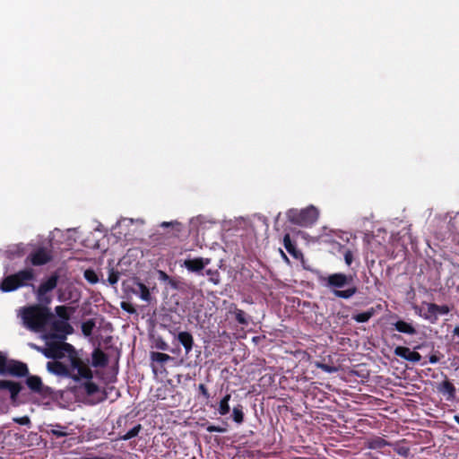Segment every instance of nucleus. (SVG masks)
Returning a JSON list of instances; mask_svg holds the SVG:
<instances>
[{
	"label": "nucleus",
	"mask_w": 459,
	"mask_h": 459,
	"mask_svg": "<svg viewBox=\"0 0 459 459\" xmlns=\"http://www.w3.org/2000/svg\"><path fill=\"white\" fill-rule=\"evenodd\" d=\"M83 276L85 280L91 284H96L99 282V277L94 270L87 269L84 271Z\"/></svg>",
	"instance_id": "obj_34"
},
{
	"label": "nucleus",
	"mask_w": 459,
	"mask_h": 459,
	"mask_svg": "<svg viewBox=\"0 0 459 459\" xmlns=\"http://www.w3.org/2000/svg\"><path fill=\"white\" fill-rule=\"evenodd\" d=\"M119 280V273L113 268L109 270L108 281L109 284L115 285Z\"/></svg>",
	"instance_id": "obj_37"
},
{
	"label": "nucleus",
	"mask_w": 459,
	"mask_h": 459,
	"mask_svg": "<svg viewBox=\"0 0 459 459\" xmlns=\"http://www.w3.org/2000/svg\"><path fill=\"white\" fill-rule=\"evenodd\" d=\"M4 389L10 392L12 400H15L22 390V385L19 383L11 380H4Z\"/></svg>",
	"instance_id": "obj_18"
},
{
	"label": "nucleus",
	"mask_w": 459,
	"mask_h": 459,
	"mask_svg": "<svg viewBox=\"0 0 459 459\" xmlns=\"http://www.w3.org/2000/svg\"><path fill=\"white\" fill-rule=\"evenodd\" d=\"M339 251L343 254L345 264L351 266L353 262L354 251L345 246H340Z\"/></svg>",
	"instance_id": "obj_30"
},
{
	"label": "nucleus",
	"mask_w": 459,
	"mask_h": 459,
	"mask_svg": "<svg viewBox=\"0 0 459 459\" xmlns=\"http://www.w3.org/2000/svg\"><path fill=\"white\" fill-rule=\"evenodd\" d=\"M72 307L66 306H56L55 307L56 314L60 318L59 320L68 321L70 319V315L72 311Z\"/></svg>",
	"instance_id": "obj_25"
},
{
	"label": "nucleus",
	"mask_w": 459,
	"mask_h": 459,
	"mask_svg": "<svg viewBox=\"0 0 459 459\" xmlns=\"http://www.w3.org/2000/svg\"><path fill=\"white\" fill-rule=\"evenodd\" d=\"M142 429L141 424H137L134 428H132L129 431H127L125 435L120 437V439L122 440H129L133 437H135L138 436L139 432Z\"/></svg>",
	"instance_id": "obj_33"
},
{
	"label": "nucleus",
	"mask_w": 459,
	"mask_h": 459,
	"mask_svg": "<svg viewBox=\"0 0 459 459\" xmlns=\"http://www.w3.org/2000/svg\"><path fill=\"white\" fill-rule=\"evenodd\" d=\"M206 430L209 433H214V432L224 433L226 431V429L220 427V426L209 425V426H207Z\"/></svg>",
	"instance_id": "obj_39"
},
{
	"label": "nucleus",
	"mask_w": 459,
	"mask_h": 459,
	"mask_svg": "<svg viewBox=\"0 0 459 459\" xmlns=\"http://www.w3.org/2000/svg\"><path fill=\"white\" fill-rule=\"evenodd\" d=\"M169 225H170V223H169V222H163V223L161 224V226H162V227H169Z\"/></svg>",
	"instance_id": "obj_50"
},
{
	"label": "nucleus",
	"mask_w": 459,
	"mask_h": 459,
	"mask_svg": "<svg viewBox=\"0 0 459 459\" xmlns=\"http://www.w3.org/2000/svg\"><path fill=\"white\" fill-rule=\"evenodd\" d=\"M281 254H282V255H283V257H284L285 259H288V258H287V256H286V255H285L282 251H281Z\"/></svg>",
	"instance_id": "obj_52"
},
{
	"label": "nucleus",
	"mask_w": 459,
	"mask_h": 459,
	"mask_svg": "<svg viewBox=\"0 0 459 459\" xmlns=\"http://www.w3.org/2000/svg\"><path fill=\"white\" fill-rule=\"evenodd\" d=\"M95 327V322L92 319L87 320L82 324V332L85 336H90Z\"/></svg>",
	"instance_id": "obj_32"
},
{
	"label": "nucleus",
	"mask_w": 459,
	"mask_h": 459,
	"mask_svg": "<svg viewBox=\"0 0 459 459\" xmlns=\"http://www.w3.org/2000/svg\"><path fill=\"white\" fill-rule=\"evenodd\" d=\"M394 352L396 356L413 363L420 362L421 359V355L419 352L411 351L408 347L397 346Z\"/></svg>",
	"instance_id": "obj_13"
},
{
	"label": "nucleus",
	"mask_w": 459,
	"mask_h": 459,
	"mask_svg": "<svg viewBox=\"0 0 459 459\" xmlns=\"http://www.w3.org/2000/svg\"><path fill=\"white\" fill-rule=\"evenodd\" d=\"M449 312L450 308L446 305L439 306L435 303H429L427 304V312L424 317L433 323L437 319L438 315H446Z\"/></svg>",
	"instance_id": "obj_12"
},
{
	"label": "nucleus",
	"mask_w": 459,
	"mask_h": 459,
	"mask_svg": "<svg viewBox=\"0 0 459 459\" xmlns=\"http://www.w3.org/2000/svg\"><path fill=\"white\" fill-rule=\"evenodd\" d=\"M232 418L233 420L238 424H241L244 421V412L242 405L238 404L233 408Z\"/></svg>",
	"instance_id": "obj_31"
},
{
	"label": "nucleus",
	"mask_w": 459,
	"mask_h": 459,
	"mask_svg": "<svg viewBox=\"0 0 459 459\" xmlns=\"http://www.w3.org/2000/svg\"><path fill=\"white\" fill-rule=\"evenodd\" d=\"M50 324L51 330L53 331L51 337L59 339L60 341L65 340L66 335L71 334L74 331L68 321L53 319Z\"/></svg>",
	"instance_id": "obj_9"
},
{
	"label": "nucleus",
	"mask_w": 459,
	"mask_h": 459,
	"mask_svg": "<svg viewBox=\"0 0 459 459\" xmlns=\"http://www.w3.org/2000/svg\"><path fill=\"white\" fill-rule=\"evenodd\" d=\"M283 246L287 252L295 259H299L303 256L302 252L298 249L295 243L292 242L289 233H286L283 237Z\"/></svg>",
	"instance_id": "obj_16"
},
{
	"label": "nucleus",
	"mask_w": 459,
	"mask_h": 459,
	"mask_svg": "<svg viewBox=\"0 0 459 459\" xmlns=\"http://www.w3.org/2000/svg\"><path fill=\"white\" fill-rule=\"evenodd\" d=\"M137 288H138V290H136L135 293L138 294L139 297L143 300L150 301L151 300V293H150L148 287L142 282H138Z\"/></svg>",
	"instance_id": "obj_29"
},
{
	"label": "nucleus",
	"mask_w": 459,
	"mask_h": 459,
	"mask_svg": "<svg viewBox=\"0 0 459 459\" xmlns=\"http://www.w3.org/2000/svg\"><path fill=\"white\" fill-rule=\"evenodd\" d=\"M53 259L52 250L47 247H38L27 256L25 263L33 266H41L48 264Z\"/></svg>",
	"instance_id": "obj_7"
},
{
	"label": "nucleus",
	"mask_w": 459,
	"mask_h": 459,
	"mask_svg": "<svg viewBox=\"0 0 459 459\" xmlns=\"http://www.w3.org/2000/svg\"><path fill=\"white\" fill-rule=\"evenodd\" d=\"M47 368L48 370L52 373V374H55L56 376H61V377H70L73 378V376L75 374H71L70 372V369L67 368V366H65L64 363L60 362V361H48L47 363Z\"/></svg>",
	"instance_id": "obj_14"
},
{
	"label": "nucleus",
	"mask_w": 459,
	"mask_h": 459,
	"mask_svg": "<svg viewBox=\"0 0 459 459\" xmlns=\"http://www.w3.org/2000/svg\"><path fill=\"white\" fill-rule=\"evenodd\" d=\"M30 346L42 352L48 359H63L65 354H67L72 370L74 372L76 371V374L73 376V379L74 381H79L81 378L90 379L93 377L91 369L81 358L78 357L76 351L72 344L60 341L48 343L47 349H43L33 343H31Z\"/></svg>",
	"instance_id": "obj_1"
},
{
	"label": "nucleus",
	"mask_w": 459,
	"mask_h": 459,
	"mask_svg": "<svg viewBox=\"0 0 459 459\" xmlns=\"http://www.w3.org/2000/svg\"><path fill=\"white\" fill-rule=\"evenodd\" d=\"M440 360V356L437 354H431L429 358V362L431 364H436Z\"/></svg>",
	"instance_id": "obj_45"
},
{
	"label": "nucleus",
	"mask_w": 459,
	"mask_h": 459,
	"mask_svg": "<svg viewBox=\"0 0 459 459\" xmlns=\"http://www.w3.org/2000/svg\"><path fill=\"white\" fill-rule=\"evenodd\" d=\"M156 347L158 349L163 350V351L168 350V344L165 342H163V341H161L160 342H157Z\"/></svg>",
	"instance_id": "obj_46"
},
{
	"label": "nucleus",
	"mask_w": 459,
	"mask_h": 459,
	"mask_svg": "<svg viewBox=\"0 0 459 459\" xmlns=\"http://www.w3.org/2000/svg\"><path fill=\"white\" fill-rule=\"evenodd\" d=\"M34 270L32 268H25L4 277L0 284V290L3 292H11L28 286H31L34 289L35 286L30 284V281H34Z\"/></svg>",
	"instance_id": "obj_4"
},
{
	"label": "nucleus",
	"mask_w": 459,
	"mask_h": 459,
	"mask_svg": "<svg viewBox=\"0 0 459 459\" xmlns=\"http://www.w3.org/2000/svg\"><path fill=\"white\" fill-rule=\"evenodd\" d=\"M6 366V358L0 353V374L4 375Z\"/></svg>",
	"instance_id": "obj_44"
},
{
	"label": "nucleus",
	"mask_w": 459,
	"mask_h": 459,
	"mask_svg": "<svg viewBox=\"0 0 459 459\" xmlns=\"http://www.w3.org/2000/svg\"><path fill=\"white\" fill-rule=\"evenodd\" d=\"M453 334L456 335V336H459V326H456V327L454 328Z\"/></svg>",
	"instance_id": "obj_47"
},
{
	"label": "nucleus",
	"mask_w": 459,
	"mask_h": 459,
	"mask_svg": "<svg viewBox=\"0 0 459 459\" xmlns=\"http://www.w3.org/2000/svg\"><path fill=\"white\" fill-rule=\"evenodd\" d=\"M177 339L178 342L184 347L186 355H188L194 346L193 335L189 332H179L178 333Z\"/></svg>",
	"instance_id": "obj_15"
},
{
	"label": "nucleus",
	"mask_w": 459,
	"mask_h": 459,
	"mask_svg": "<svg viewBox=\"0 0 459 459\" xmlns=\"http://www.w3.org/2000/svg\"><path fill=\"white\" fill-rule=\"evenodd\" d=\"M26 385L32 393L44 398L52 397L54 394V390L45 385L39 376H27Z\"/></svg>",
	"instance_id": "obj_8"
},
{
	"label": "nucleus",
	"mask_w": 459,
	"mask_h": 459,
	"mask_svg": "<svg viewBox=\"0 0 459 459\" xmlns=\"http://www.w3.org/2000/svg\"><path fill=\"white\" fill-rule=\"evenodd\" d=\"M394 325L395 330L400 333H407V334L416 333V329L414 328V326L411 324L407 323L403 320L397 321L396 323H394Z\"/></svg>",
	"instance_id": "obj_19"
},
{
	"label": "nucleus",
	"mask_w": 459,
	"mask_h": 459,
	"mask_svg": "<svg viewBox=\"0 0 459 459\" xmlns=\"http://www.w3.org/2000/svg\"><path fill=\"white\" fill-rule=\"evenodd\" d=\"M235 320L242 325H247L249 324V316L239 308L235 307L233 311Z\"/></svg>",
	"instance_id": "obj_26"
},
{
	"label": "nucleus",
	"mask_w": 459,
	"mask_h": 459,
	"mask_svg": "<svg viewBox=\"0 0 459 459\" xmlns=\"http://www.w3.org/2000/svg\"><path fill=\"white\" fill-rule=\"evenodd\" d=\"M317 367L327 373H332V372L336 371V368L334 367H332V366H329V365L324 364V363H319L317 365Z\"/></svg>",
	"instance_id": "obj_42"
},
{
	"label": "nucleus",
	"mask_w": 459,
	"mask_h": 459,
	"mask_svg": "<svg viewBox=\"0 0 459 459\" xmlns=\"http://www.w3.org/2000/svg\"><path fill=\"white\" fill-rule=\"evenodd\" d=\"M151 359L152 362H157L162 367L166 362L173 360V358L166 353L152 351L151 352Z\"/></svg>",
	"instance_id": "obj_24"
},
{
	"label": "nucleus",
	"mask_w": 459,
	"mask_h": 459,
	"mask_svg": "<svg viewBox=\"0 0 459 459\" xmlns=\"http://www.w3.org/2000/svg\"><path fill=\"white\" fill-rule=\"evenodd\" d=\"M161 274L164 276V277H167V274L163 272H161Z\"/></svg>",
	"instance_id": "obj_53"
},
{
	"label": "nucleus",
	"mask_w": 459,
	"mask_h": 459,
	"mask_svg": "<svg viewBox=\"0 0 459 459\" xmlns=\"http://www.w3.org/2000/svg\"><path fill=\"white\" fill-rule=\"evenodd\" d=\"M394 451L401 456L407 457L410 454V448L407 446H398L394 448Z\"/></svg>",
	"instance_id": "obj_41"
},
{
	"label": "nucleus",
	"mask_w": 459,
	"mask_h": 459,
	"mask_svg": "<svg viewBox=\"0 0 459 459\" xmlns=\"http://www.w3.org/2000/svg\"><path fill=\"white\" fill-rule=\"evenodd\" d=\"M4 380H0V390L4 389Z\"/></svg>",
	"instance_id": "obj_49"
},
{
	"label": "nucleus",
	"mask_w": 459,
	"mask_h": 459,
	"mask_svg": "<svg viewBox=\"0 0 459 459\" xmlns=\"http://www.w3.org/2000/svg\"><path fill=\"white\" fill-rule=\"evenodd\" d=\"M439 391L443 394L447 395V400H452L455 396V387L453 383L448 380L442 382L439 387Z\"/></svg>",
	"instance_id": "obj_20"
},
{
	"label": "nucleus",
	"mask_w": 459,
	"mask_h": 459,
	"mask_svg": "<svg viewBox=\"0 0 459 459\" xmlns=\"http://www.w3.org/2000/svg\"><path fill=\"white\" fill-rule=\"evenodd\" d=\"M454 420L459 425V415H455Z\"/></svg>",
	"instance_id": "obj_48"
},
{
	"label": "nucleus",
	"mask_w": 459,
	"mask_h": 459,
	"mask_svg": "<svg viewBox=\"0 0 459 459\" xmlns=\"http://www.w3.org/2000/svg\"><path fill=\"white\" fill-rule=\"evenodd\" d=\"M387 446H391V443L381 437H374L368 440V447L369 449H381Z\"/></svg>",
	"instance_id": "obj_21"
},
{
	"label": "nucleus",
	"mask_w": 459,
	"mask_h": 459,
	"mask_svg": "<svg viewBox=\"0 0 459 459\" xmlns=\"http://www.w3.org/2000/svg\"><path fill=\"white\" fill-rule=\"evenodd\" d=\"M22 318L28 329L42 332L54 319V315L47 305L38 304L23 307Z\"/></svg>",
	"instance_id": "obj_2"
},
{
	"label": "nucleus",
	"mask_w": 459,
	"mask_h": 459,
	"mask_svg": "<svg viewBox=\"0 0 459 459\" xmlns=\"http://www.w3.org/2000/svg\"><path fill=\"white\" fill-rule=\"evenodd\" d=\"M58 279V274L54 273L46 281H42L37 290L33 289L39 304L48 305L51 303L52 297L48 293L56 288Z\"/></svg>",
	"instance_id": "obj_6"
},
{
	"label": "nucleus",
	"mask_w": 459,
	"mask_h": 459,
	"mask_svg": "<svg viewBox=\"0 0 459 459\" xmlns=\"http://www.w3.org/2000/svg\"><path fill=\"white\" fill-rule=\"evenodd\" d=\"M352 281V276L342 273H335L328 276L321 277V283L329 289L335 297L349 299L358 292V288L354 285L349 286L345 290H341L347 286Z\"/></svg>",
	"instance_id": "obj_3"
},
{
	"label": "nucleus",
	"mask_w": 459,
	"mask_h": 459,
	"mask_svg": "<svg viewBox=\"0 0 459 459\" xmlns=\"http://www.w3.org/2000/svg\"><path fill=\"white\" fill-rule=\"evenodd\" d=\"M84 379L86 381L84 383H82V387L84 389L85 393L88 395H92L99 392L100 388H99L98 385H96L95 383H93L91 381L92 377L90 379H87V378H84Z\"/></svg>",
	"instance_id": "obj_28"
},
{
	"label": "nucleus",
	"mask_w": 459,
	"mask_h": 459,
	"mask_svg": "<svg viewBox=\"0 0 459 459\" xmlns=\"http://www.w3.org/2000/svg\"><path fill=\"white\" fill-rule=\"evenodd\" d=\"M152 370H153V372L156 374L157 369H156V368H155V366H154V365H152Z\"/></svg>",
	"instance_id": "obj_51"
},
{
	"label": "nucleus",
	"mask_w": 459,
	"mask_h": 459,
	"mask_svg": "<svg viewBox=\"0 0 459 459\" xmlns=\"http://www.w3.org/2000/svg\"><path fill=\"white\" fill-rule=\"evenodd\" d=\"M7 257L10 259L19 258L24 255L25 254V247L23 244H18L9 248L6 251Z\"/></svg>",
	"instance_id": "obj_22"
},
{
	"label": "nucleus",
	"mask_w": 459,
	"mask_h": 459,
	"mask_svg": "<svg viewBox=\"0 0 459 459\" xmlns=\"http://www.w3.org/2000/svg\"><path fill=\"white\" fill-rule=\"evenodd\" d=\"M56 427L57 429H53L50 430V433L55 436L56 437H65L67 435V433L65 431H64V429H65V427L60 425V424H56Z\"/></svg>",
	"instance_id": "obj_36"
},
{
	"label": "nucleus",
	"mask_w": 459,
	"mask_h": 459,
	"mask_svg": "<svg viewBox=\"0 0 459 459\" xmlns=\"http://www.w3.org/2000/svg\"><path fill=\"white\" fill-rule=\"evenodd\" d=\"M121 307H122L125 311H126V312H128V313H130V314H134V313H135V309H134V307H133V305H131V304H129V303L122 302V304H121Z\"/></svg>",
	"instance_id": "obj_43"
},
{
	"label": "nucleus",
	"mask_w": 459,
	"mask_h": 459,
	"mask_svg": "<svg viewBox=\"0 0 459 459\" xmlns=\"http://www.w3.org/2000/svg\"><path fill=\"white\" fill-rule=\"evenodd\" d=\"M230 398H231L230 394H227L220 401L219 408H218V411H219L220 415L224 416L230 412V407L229 403L230 401Z\"/></svg>",
	"instance_id": "obj_23"
},
{
	"label": "nucleus",
	"mask_w": 459,
	"mask_h": 459,
	"mask_svg": "<svg viewBox=\"0 0 459 459\" xmlns=\"http://www.w3.org/2000/svg\"><path fill=\"white\" fill-rule=\"evenodd\" d=\"M4 374H9L11 376L19 377H26L29 375V368L28 366L22 361L6 360Z\"/></svg>",
	"instance_id": "obj_10"
},
{
	"label": "nucleus",
	"mask_w": 459,
	"mask_h": 459,
	"mask_svg": "<svg viewBox=\"0 0 459 459\" xmlns=\"http://www.w3.org/2000/svg\"><path fill=\"white\" fill-rule=\"evenodd\" d=\"M91 363L95 368H104L108 363V356L100 349H95L91 355Z\"/></svg>",
	"instance_id": "obj_17"
},
{
	"label": "nucleus",
	"mask_w": 459,
	"mask_h": 459,
	"mask_svg": "<svg viewBox=\"0 0 459 459\" xmlns=\"http://www.w3.org/2000/svg\"><path fill=\"white\" fill-rule=\"evenodd\" d=\"M286 215L289 221L292 224L301 227H310L317 221L319 212L315 206L310 205L301 210L295 208L290 209Z\"/></svg>",
	"instance_id": "obj_5"
},
{
	"label": "nucleus",
	"mask_w": 459,
	"mask_h": 459,
	"mask_svg": "<svg viewBox=\"0 0 459 459\" xmlns=\"http://www.w3.org/2000/svg\"><path fill=\"white\" fill-rule=\"evenodd\" d=\"M375 314L374 308L352 316V319L358 323L368 322Z\"/></svg>",
	"instance_id": "obj_27"
},
{
	"label": "nucleus",
	"mask_w": 459,
	"mask_h": 459,
	"mask_svg": "<svg viewBox=\"0 0 459 459\" xmlns=\"http://www.w3.org/2000/svg\"><path fill=\"white\" fill-rule=\"evenodd\" d=\"M206 275L209 276V281L212 282L213 284L217 285L221 281L220 273L218 270H212L208 269L206 270Z\"/></svg>",
	"instance_id": "obj_35"
},
{
	"label": "nucleus",
	"mask_w": 459,
	"mask_h": 459,
	"mask_svg": "<svg viewBox=\"0 0 459 459\" xmlns=\"http://www.w3.org/2000/svg\"><path fill=\"white\" fill-rule=\"evenodd\" d=\"M198 391H199V394L203 396V398L206 402H208V400L210 399L211 396H210V393L208 392L206 385L204 384H199Z\"/></svg>",
	"instance_id": "obj_38"
},
{
	"label": "nucleus",
	"mask_w": 459,
	"mask_h": 459,
	"mask_svg": "<svg viewBox=\"0 0 459 459\" xmlns=\"http://www.w3.org/2000/svg\"><path fill=\"white\" fill-rule=\"evenodd\" d=\"M210 263V258H187L183 262L182 266H185L189 272L198 273L202 272L204 269V267L208 265Z\"/></svg>",
	"instance_id": "obj_11"
},
{
	"label": "nucleus",
	"mask_w": 459,
	"mask_h": 459,
	"mask_svg": "<svg viewBox=\"0 0 459 459\" xmlns=\"http://www.w3.org/2000/svg\"><path fill=\"white\" fill-rule=\"evenodd\" d=\"M13 421L23 426L30 425V420L28 416L14 418Z\"/></svg>",
	"instance_id": "obj_40"
}]
</instances>
